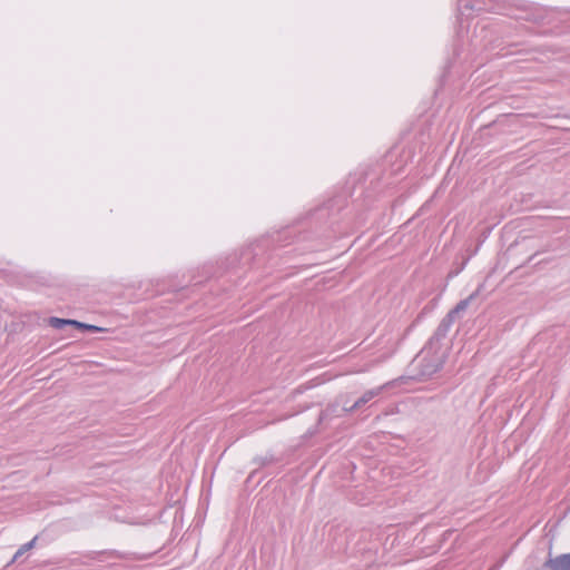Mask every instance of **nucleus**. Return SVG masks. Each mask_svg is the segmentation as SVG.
<instances>
[{
  "label": "nucleus",
  "mask_w": 570,
  "mask_h": 570,
  "mask_svg": "<svg viewBox=\"0 0 570 570\" xmlns=\"http://www.w3.org/2000/svg\"><path fill=\"white\" fill-rule=\"evenodd\" d=\"M269 245V238H262L256 243L252 244L240 253L239 263L243 267L248 268L259 267L264 261L263 254L266 247Z\"/></svg>",
  "instance_id": "obj_1"
},
{
  "label": "nucleus",
  "mask_w": 570,
  "mask_h": 570,
  "mask_svg": "<svg viewBox=\"0 0 570 570\" xmlns=\"http://www.w3.org/2000/svg\"><path fill=\"white\" fill-rule=\"evenodd\" d=\"M454 321H452V316H444L433 335L429 338L424 346V351L429 353H436L441 347V342L446 337L450 328L452 327Z\"/></svg>",
  "instance_id": "obj_2"
},
{
  "label": "nucleus",
  "mask_w": 570,
  "mask_h": 570,
  "mask_svg": "<svg viewBox=\"0 0 570 570\" xmlns=\"http://www.w3.org/2000/svg\"><path fill=\"white\" fill-rule=\"evenodd\" d=\"M540 570H570V552L561 553L556 557L549 554Z\"/></svg>",
  "instance_id": "obj_3"
},
{
  "label": "nucleus",
  "mask_w": 570,
  "mask_h": 570,
  "mask_svg": "<svg viewBox=\"0 0 570 570\" xmlns=\"http://www.w3.org/2000/svg\"><path fill=\"white\" fill-rule=\"evenodd\" d=\"M387 384L385 385H382V386H377L375 389H371L368 391H366L360 399H357L351 406H346L344 405L343 406V410L347 413H352L354 412L355 410L360 409L361 406H363L364 404H366L367 402H370L372 399H374L375 396L380 395L382 393V391L385 389Z\"/></svg>",
  "instance_id": "obj_4"
},
{
  "label": "nucleus",
  "mask_w": 570,
  "mask_h": 570,
  "mask_svg": "<svg viewBox=\"0 0 570 570\" xmlns=\"http://www.w3.org/2000/svg\"><path fill=\"white\" fill-rule=\"evenodd\" d=\"M340 203L338 198H332L327 203L323 204L321 207H317L313 213H311V218L322 219L330 215L333 212L334 207Z\"/></svg>",
  "instance_id": "obj_5"
},
{
  "label": "nucleus",
  "mask_w": 570,
  "mask_h": 570,
  "mask_svg": "<svg viewBox=\"0 0 570 570\" xmlns=\"http://www.w3.org/2000/svg\"><path fill=\"white\" fill-rule=\"evenodd\" d=\"M292 237V229L289 227H286L279 232H277L275 235L273 236H268L267 238H269V244L273 243V244H277L276 247H282V246H285V245H288V239Z\"/></svg>",
  "instance_id": "obj_6"
},
{
  "label": "nucleus",
  "mask_w": 570,
  "mask_h": 570,
  "mask_svg": "<svg viewBox=\"0 0 570 570\" xmlns=\"http://www.w3.org/2000/svg\"><path fill=\"white\" fill-rule=\"evenodd\" d=\"M478 295V292L475 293H472L469 297L464 298V299H461L452 309H450L448 313H446V316H452V321L455 322L458 315L462 312H464L471 301Z\"/></svg>",
  "instance_id": "obj_7"
},
{
  "label": "nucleus",
  "mask_w": 570,
  "mask_h": 570,
  "mask_svg": "<svg viewBox=\"0 0 570 570\" xmlns=\"http://www.w3.org/2000/svg\"><path fill=\"white\" fill-rule=\"evenodd\" d=\"M443 363L441 361L433 362L431 360H423L421 374L424 376H432L442 368Z\"/></svg>",
  "instance_id": "obj_8"
},
{
  "label": "nucleus",
  "mask_w": 570,
  "mask_h": 570,
  "mask_svg": "<svg viewBox=\"0 0 570 570\" xmlns=\"http://www.w3.org/2000/svg\"><path fill=\"white\" fill-rule=\"evenodd\" d=\"M482 9L478 0H458V10L461 16H463L466 10L481 11Z\"/></svg>",
  "instance_id": "obj_9"
},
{
  "label": "nucleus",
  "mask_w": 570,
  "mask_h": 570,
  "mask_svg": "<svg viewBox=\"0 0 570 570\" xmlns=\"http://www.w3.org/2000/svg\"><path fill=\"white\" fill-rule=\"evenodd\" d=\"M49 325L56 330H63L67 326H75V320L60 318L51 316L48 321Z\"/></svg>",
  "instance_id": "obj_10"
},
{
  "label": "nucleus",
  "mask_w": 570,
  "mask_h": 570,
  "mask_svg": "<svg viewBox=\"0 0 570 570\" xmlns=\"http://www.w3.org/2000/svg\"><path fill=\"white\" fill-rule=\"evenodd\" d=\"M38 537L36 535L35 538H32L29 542L22 544L17 551L16 553L13 554L11 561L9 562V564L16 562L20 557H22L27 551L31 550L35 544H36V541H37Z\"/></svg>",
  "instance_id": "obj_11"
},
{
  "label": "nucleus",
  "mask_w": 570,
  "mask_h": 570,
  "mask_svg": "<svg viewBox=\"0 0 570 570\" xmlns=\"http://www.w3.org/2000/svg\"><path fill=\"white\" fill-rule=\"evenodd\" d=\"M76 328L82 331V332H91V333H100L105 332L106 330L104 327H99L97 325L82 323L75 320V326Z\"/></svg>",
  "instance_id": "obj_12"
},
{
  "label": "nucleus",
  "mask_w": 570,
  "mask_h": 570,
  "mask_svg": "<svg viewBox=\"0 0 570 570\" xmlns=\"http://www.w3.org/2000/svg\"><path fill=\"white\" fill-rule=\"evenodd\" d=\"M370 179L371 186H373L374 189L377 188L379 183L381 181V178L376 176V173L373 174H365V180Z\"/></svg>",
  "instance_id": "obj_13"
},
{
  "label": "nucleus",
  "mask_w": 570,
  "mask_h": 570,
  "mask_svg": "<svg viewBox=\"0 0 570 570\" xmlns=\"http://www.w3.org/2000/svg\"><path fill=\"white\" fill-rule=\"evenodd\" d=\"M109 556L114 558L128 559V553H122L117 550L109 551Z\"/></svg>",
  "instance_id": "obj_14"
},
{
  "label": "nucleus",
  "mask_w": 570,
  "mask_h": 570,
  "mask_svg": "<svg viewBox=\"0 0 570 570\" xmlns=\"http://www.w3.org/2000/svg\"><path fill=\"white\" fill-rule=\"evenodd\" d=\"M326 417V412L322 411L318 416V422L321 423Z\"/></svg>",
  "instance_id": "obj_15"
}]
</instances>
